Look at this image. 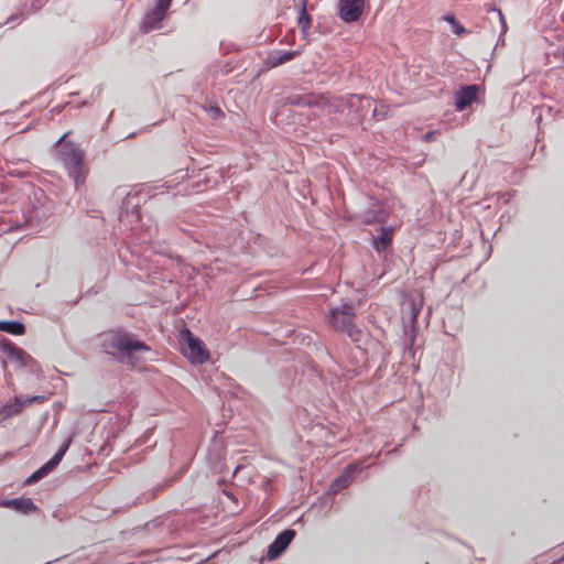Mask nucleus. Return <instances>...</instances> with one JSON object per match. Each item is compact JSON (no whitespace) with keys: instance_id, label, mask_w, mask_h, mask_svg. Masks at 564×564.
Returning a JSON list of instances; mask_svg holds the SVG:
<instances>
[{"instance_id":"1","label":"nucleus","mask_w":564,"mask_h":564,"mask_svg":"<svg viewBox=\"0 0 564 564\" xmlns=\"http://www.w3.org/2000/svg\"><path fill=\"white\" fill-rule=\"evenodd\" d=\"M102 351L120 364L134 365L138 354L148 352L151 347L137 335L118 327L99 335Z\"/></svg>"},{"instance_id":"2","label":"nucleus","mask_w":564,"mask_h":564,"mask_svg":"<svg viewBox=\"0 0 564 564\" xmlns=\"http://www.w3.org/2000/svg\"><path fill=\"white\" fill-rule=\"evenodd\" d=\"M69 132L64 133L56 142L55 148L68 176L74 181L75 188L79 189L86 181L85 152L79 144L66 141Z\"/></svg>"},{"instance_id":"3","label":"nucleus","mask_w":564,"mask_h":564,"mask_svg":"<svg viewBox=\"0 0 564 564\" xmlns=\"http://www.w3.org/2000/svg\"><path fill=\"white\" fill-rule=\"evenodd\" d=\"M348 111L352 115L351 121H361L369 112L375 113L376 107H373L372 99L361 95H347L341 97L336 105H334V111L343 113Z\"/></svg>"},{"instance_id":"4","label":"nucleus","mask_w":564,"mask_h":564,"mask_svg":"<svg viewBox=\"0 0 564 564\" xmlns=\"http://www.w3.org/2000/svg\"><path fill=\"white\" fill-rule=\"evenodd\" d=\"M182 337L184 339L182 352L192 362L202 365L209 359V352L199 337L195 336L189 329H185Z\"/></svg>"},{"instance_id":"5","label":"nucleus","mask_w":564,"mask_h":564,"mask_svg":"<svg viewBox=\"0 0 564 564\" xmlns=\"http://www.w3.org/2000/svg\"><path fill=\"white\" fill-rule=\"evenodd\" d=\"M73 442L72 436L67 437L57 452L45 463L43 464L39 469L33 471L24 481L25 486H31L40 481L41 479L45 478L47 475H50L62 462L63 457L67 453L70 444Z\"/></svg>"},{"instance_id":"6","label":"nucleus","mask_w":564,"mask_h":564,"mask_svg":"<svg viewBox=\"0 0 564 564\" xmlns=\"http://www.w3.org/2000/svg\"><path fill=\"white\" fill-rule=\"evenodd\" d=\"M73 442L72 436L67 437L57 452L45 463L43 464L39 469L33 471L24 481L25 486H31L40 481L41 479L45 478L47 475H50L62 462L63 457L67 453L70 444Z\"/></svg>"},{"instance_id":"7","label":"nucleus","mask_w":564,"mask_h":564,"mask_svg":"<svg viewBox=\"0 0 564 564\" xmlns=\"http://www.w3.org/2000/svg\"><path fill=\"white\" fill-rule=\"evenodd\" d=\"M118 218L120 224L130 229H133V225L140 220L139 198L137 193H129L123 198L119 207Z\"/></svg>"},{"instance_id":"8","label":"nucleus","mask_w":564,"mask_h":564,"mask_svg":"<svg viewBox=\"0 0 564 564\" xmlns=\"http://www.w3.org/2000/svg\"><path fill=\"white\" fill-rule=\"evenodd\" d=\"M357 219L364 225H382L388 219V213L378 198L369 196L367 207L357 216Z\"/></svg>"},{"instance_id":"9","label":"nucleus","mask_w":564,"mask_h":564,"mask_svg":"<svg viewBox=\"0 0 564 564\" xmlns=\"http://www.w3.org/2000/svg\"><path fill=\"white\" fill-rule=\"evenodd\" d=\"M365 10V0H338L337 17L346 24L360 20Z\"/></svg>"},{"instance_id":"10","label":"nucleus","mask_w":564,"mask_h":564,"mask_svg":"<svg viewBox=\"0 0 564 564\" xmlns=\"http://www.w3.org/2000/svg\"><path fill=\"white\" fill-rule=\"evenodd\" d=\"M170 8L171 4L155 0V6L149 10L142 19L141 31L148 33L161 29V23L165 19Z\"/></svg>"},{"instance_id":"11","label":"nucleus","mask_w":564,"mask_h":564,"mask_svg":"<svg viewBox=\"0 0 564 564\" xmlns=\"http://www.w3.org/2000/svg\"><path fill=\"white\" fill-rule=\"evenodd\" d=\"M364 468L365 467L361 462H354V463L347 465L344 468V470L341 471V474L338 475L333 480V482L330 484V486L327 490V494L334 496V495L339 494L343 489L349 487L352 484L355 476L358 473H360Z\"/></svg>"},{"instance_id":"12","label":"nucleus","mask_w":564,"mask_h":564,"mask_svg":"<svg viewBox=\"0 0 564 564\" xmlns=\"http://www.w3.org/2000/svg\"><path fill=\"white\" fill-rule=\"evenodd\" d=\"M296 536L294 529L288 528L281 531L275 539L269 544L267 550V558L269 561L278 560L288 550L292 541Z\"/></svg>"},{"instance_id":"13","label":"nucleus","mask_w":564,"mask_h":564,"mask_svg":"<svg viewBox=\"0 0 564 564\" xmlns=\"http://www.w3.org/2000/svg\"><path fill=\"white\" fill-rule=\"evenodd\" d=\"M323 97L318 94L307 93V94H292L282 98L281 106H292V107H319L323 105Z\"/></svg>"},{"instance_id":"14","label":"nucleus","mask_w":564,"mask_h":564,"mask_svg":"<svg viewBox=\"0 0 564 564\" xmlns=\"http://www.w3.org/2000/svg\"><path fill=\"white\" fill-rule=\"evenodd\" d=\"M479 91V86L476 84H470L460 87L455 93V108L458 111H463L470 107L476 100Z\"/></svg>"},{"instance_id":"15","label":"nucleus","mask_w":564,"mask_h":564,"mask_svg":"<svg viewBox=\"0 0 564 564\" xmlns=\"http://www.w3.org/2000/svg\"><path fill=\"white\" fill-rule=\"evenodd\" d=\"M328 322L332 327L338 332L347 334L354 340L360 335L359 328L354 324L352 318L344 315H335L329 313Z\"/></svg>"},{"instance_id":"16","label":"nucleus","mask_w":564,"mask_h":564,"mask_svg":"<svg viewBox=\"0 0 564 564\" xmlns=\"http://www.w3.org/2000/svg\"><path fill=\"white\" fill-rule=\"evenodd\" d=\"M0 507L12 509L22 514H29L40 510L34 501L26 497L0 499Z\"/></svg>"},{"instance_id":"17","label":"nucleus","mask_w":564,"mask_h":564,"mask_svg":"<svg viewBox=\"0 0 564 564\" xmlns=\"http://www.w3.org/2000/svg\"><path fill=\"white\" fill-rule=\"evenodd\" d=\"M393 228L381 226L379 234L371 237V245L378 253L386 252L392 245Z\"/></svg>"},{"instance_id":"18","label":"nucleus","mask_w":564,"mask_h":564,"mask_svg":"<svg viewBox=\"0 0 564 564\" xmlns=\"http://www.w3.org/2000/svg\"><path fill=\"white\" fill-rule=\"evenodd\" d=\"M301 54L300 50L294 51H285V50H274L270 52L267 56L265 64L270 68L278 67L283 65Z\"/></svg>"},{"instance_id":"19","label":"nucleus","mask_w":564,"mask_h":564,"mask_svg":"<svg viewBox=\"0 0 564 564\" xmlns=\"http://www.w3.org/2000/svg\"><path fill=\"white\" fill-rule=\"evenodd\" d=\"M25 325L19 321H2L0 319V332L21 336L25 334Z\"/></svg>"},{"instance_id":"20","label":"nucleus","mask_w":564,"mask_h":564,"mask_svg":"<svg viewBox=\"0 0 564 564\" xmlns=\"http://www.w3.org/2000/svg\"><path fill=\"white\" fill-rule=\"evenodd\" d=\"M26 406L23 397H15L12 402L3 405L2 414L4 417L18 415Z\"/></svg>"},{"instance_id":"21","label":"nucleus","mask_w":564,"mask_h":564,"mask_svg":"<svg viewBox=\"0 0 564 564\" xmlns=\"http://www.w3.org/2000/svg\"><path fill=\"white\" fill-rule=\"evenodd\" d=\"M312 24V18L307 13L305 9V4L300 10L299 17H297V25L300 26L302 33L307 36V31L311 28Z\"/></svg>"},{"instance_id":"22","label":"nucleus","mask_w":564,"mask_h":564,"mask_svg":"<svg viewBox=\"0 0 564 564\" xmlns=\"http://www.w3.org/2000/svg\"><path fill=\"white\" fill-rule=\"evenodd\" d=\"M421 312V305L416 304L414 300H411L408 303L406 311L404 312L408 314L409 322L411 324L412 330H414L416 325V318L420 315Z\"/></svg>"},{"instance_id":"23","label":"nucleus","mask_w":564,"mask_h":564,"mask_svg":"<svg viewBox=\"0 0 564 564\" xmlns=\"http://www.w3.org/2000/svg\"><path fill=\"white\" fill-rule=\"evenodd\" d=\"M45 216L46 215H45L44 212H40L39 209L33 208L32 210L28 212L24 215V218H25V223L31 228H36L37 226H40L42 218L45 217Z\"/></svg>"},{"instance_id":"24","label":"nucleus","mask_w":564,"mask_h":564,"mask_svg":"<svg viewBox=\"0 0 564 564\" xmlns=\"http://www.w3.org/2000/svg\"><path fill=\"white\" fill-rule=\"evenodd\" d=\"M329 313L339 315V316L344 315V316L354 318L356 316V308L351 303H344L340 306L332 307Z\"/></svg>"},{"instance_id":"25","label":"nucleus","mask_w":564,"mask_h":564,"mask_svg":"<svg viewBox=\"0 0 564 564\" xmlns=\"http://www.w3.org/2000/svg\"><path fill=\"white\" fill-rule=\"evenodd\" d=\"M8 358L19 362L21 366H28L29 361H33V358L20 347H18V351L12 352Z\"/></svg>"},{"instance_id":"26","label":"nucleus","mask_w":564,"mask_h":564,"mask_svg":"<svg viewBox=\"0 0 564 564\" xmlns=\"http://www.w3.org/2000/svg\"><path fill=\"white\" fill-rule=\"evenodd\" d=\"M0 350L7 356H10L12 352L18 351V346L9 338L0 336Z\"/></svg>"},{"instance_id":"27","label":"nucleus","mask_w":564,"mask_h":564,"mask_svg":"<svg viewBox=\"0 0 564 564\" xmlns=\"http://www.w3.org/2000/svg\"><path fill=\"white\" fill-rule=\"evenodd\" d=\"M25 401L26 406L33 404V403H42L45 401V395H32V397H25L23 398Z\"/></svg>"},{"instance_id":"28","label":"nucleus","mask_w":564,"mask_h":564,"mask_svg":"<svg viewBox=\"0 0 564 564\" xmlns=\"http://www.w3.org/2000/svg\"><path fill=\"white\" fill-rule=\"evenodd\" d=\"M452 20H453V32L456 35H463L464 33H466V29L455 18H452Z\"/></svg>"},{"instance_id":"29","label":"nucleus","mask_w":564,"mask_h":564,"mask_svg":"<svg viewBox=\"0 0 564 564\" xmlns=\"http://www.w3.org/2000/svg\"><path fill=\"white\" fill-rule=\"evenodd\" d=\"M48 0H32L31 2V9L36 12L39 10H41L46 3H47Z\"/></svg>"},{"instance_id":"30","label":"nucleus","mask_w":564,"mask_h":564,"mask_svg":"<svg viewBox=\"0 0 564 564\" xmlns=\"http://www.w3.org/2000/svg\"><path fill=\"white\" fill-rule=\"evenodd\" d=\"M208 112L215 119L220 116H224V112L221 111V109L218 106H210L208 109Z\"/></svg>"},{"instance_id":"31","label":"nucleus","mask_w":564,"mask_h":564,"mask_svg":"<svg viewBox=\"0 0 564 564\" xmlns=\"http://www.w3.org/2000/svg\"><path fill=\"white\" fill-rule=\"evenodd\" d=\"M437 132L436 131H427L426 133H424L422 135V140L424 142H431V141H434L435 140V137H436Z\"/></svg>"},{"instance_id":"32","label":"nucleus","mask_w":564,"mask_h":564,"mask_svg":"<svg viewBox=\"0 0 564 564\" xmlns=\"http://www.w3.org/2000/svg\"><path fill=\"white\" fill-rule=\"evenodd\" d=\"M414 340H415V335L412 334L409 338L405 339V347L408 349H411L412 346L414 345Z\"/></svg>"},{"instance_id":"33","label":"nucleus","mask_w":564,"mask_h":564,"mask_svg":"<svg viewBox=\"0 0 564 564\" xmlns=\"http://www.w3.org/2000/svg\"><path fill=\"white\" fill-rule=\"evenodd\" d=\"M498 199H502L505 203H508L510 200V194H506V193L499 194Z\"/></svg>"},{"instance_id":"34","label":"nucleus","mask_w":564,"mask_h":564,"mask_svg":"<svg viewBox=\"0 0 564 564\" xmlns=\"http://www.w3.org/2000/svg\"><path fill=\"white\" fill-rule=\"evenodd\" d=\"M498 13H499L500 19H501V22H502V32H505V31H506V29H507L506 21H505V19H503L502 12H501L500 10L498 11Z\"/></svg>"},{"instance_id":"35","label":"nucleus","mask_w":564,"mask_h":564,"mask_svg":"<svg viewBox=\"0 0 564 564\" xmlns=\"http://www.w3.org/2000/svg\"><path fill=\"white\" fill-rule=\"evenodd\" d=\"M15 20H17V17H15V15H11V17L7 20V22H6V23H7V24H9V23H11V22H13V21H15Z\"/></svg>"},{"instance_id":"36","label":"nucleus","mask_w":564,"mask_h":564,"mask_svg":"<svg viewBox=\"0 0 564 564\" xmlns=\"http://www.w3.org/2000/svg\"><path fill=\"white\" fill-rule=\"evenodd\" d=\"M101 90H102V87H101V86H97V87L95 88V91H96V94H97V95H99V94L101 93Z\"/></svg>"},{"instance_id":"37","label":"nucleus","mask_w":564,"mask_h":564,"mask_svg":"<svg viewBox=\"0 0 564 564\" xmlns=\"http://www.w3.org/2000/svg\"><path fill=\"white\" fill-rule=\"evenodd\" d=\"M452 18H454L453 15H448L445 18L446 21H448L452 25H453V20Z\"/></svg>"},{"instance_id":"38","label":"nucleus","mask_w":564,"mask_h":564,"mask_svg":"<svg viewBox=\"0 0 564 564\" xmlns=\"http://www.w3.org/2000/svg\"><path fill=\"white\" fill-rule=\"evenodd\" d=\"M135 135H137V133H135V132H133V133H130L127 138H128V139H131V138H134Z\"/></svg>"},{"instance_id":"39","label":"nucleus","mask_w":564,"mask_h":564,"mask_svg":"<svg viewBox=\"0 0 564 564\" xmlns=\"http://www.w3.org/2000/svg\"><path fill=\"white\" fill-rule=\"evenodd\" d=\"M161 1H162V2H166V3H169V4H172V1H173V0H161Z\"/></svg>"},{"instance_id":"40","label":"nucleus","mask_w":564,"mask_h":564,"mask_svg":"<svg viewBox=\"0 0 564 564\" xmlns=\"http://www.w3.org/2000/svg\"><path fill=\"white\" fill-rule=\"evenodd\" d=\"M325 355H326L327 357H329L330 359L333 358V357H332V355H330L328 351H325Z\"/></svg>"}]
</instances>
